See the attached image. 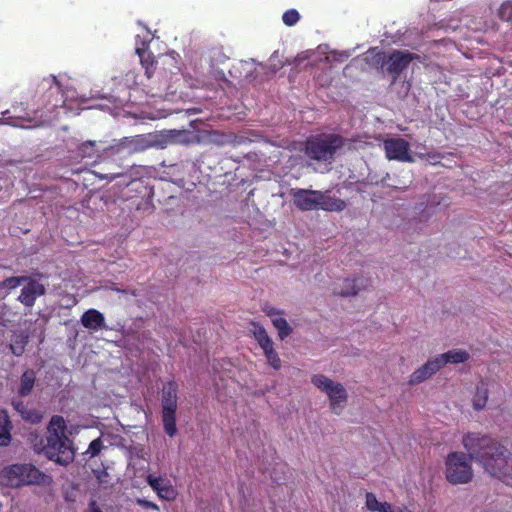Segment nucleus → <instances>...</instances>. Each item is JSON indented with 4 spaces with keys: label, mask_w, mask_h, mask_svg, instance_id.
I'll return each instance as SVG.
<instances>
[{
    "label": "nucleus",
    "mask_w": 512,
    "mask_h": 512,
    "mask_svg": "<svg viewBox=\"0 0 512 512\" xmlns=\"http://www.w3.org/2000/svg\"><path fill=\"white\" fill-rule=\"evenodd\" d=\"M47 445L45 455L59 465L67 466L73 462L75 452L71 441L65 435L66 423L62 416L54 415L47 429Z\"/></svg>",
    "instance_id": "1"
},
{
    "label": "nucleus",
    "mask_w": 512,
    "mask_h": 512,
    "mask_svg": "<svg viewBox=\"0 0 512 512\" xmlns=\"http://www.w3.org/2000/svg\"><path fill=\"white\" fill-rule=\"evenodd\" d=\"M470 354L464 349H451L429 358L409 376L410 385H418L435 375L447 364H460L468 361Z\"/></svg>",
    "instance_id": "2"
},
{
    "label": "nucleus",
    "mask_w": 512,
    "mask_h": 512,
    "mask_svg": "<svg viewBox=\"0 0 512 512\" xmlns=\"http://www.w3.org/2000/svg\"><path fill=\"white\" fill-rule=\"evenodd\" d=\"M445 479L452 485L470 483L474 478L471 457L462 451H452L444 461Z\"/></svg>",
    "instance_id": "3"
},
{
    "label": "nucleus",
    "mask_w": 512,
    "mask_h": 512,
    "mask_svg": "<svg viewBox=\"0 0 512 512\" xmlns=\"http://www.w3.org/2000/svg\"><path fill=\"white\" fill-rule=\"evenodd\" d=\"M46 478L43 473L30 464H13L0 471V484L12 488L43 484Z\"/></svg>",
    "instance_id": "4"
},
{
    "label": "nucleus",
    "mask_w": 512,
    "mask_h": 512,
    "mask_svg": "<svg viewBox=\"0 0 512 512\" xmlns=\"http://www.w3.org/2000/svg\"><path fill=\"white\" fill-rule=\"evenodd\" d=\"M311 383L327 397L331 412L340 415L348 402V392L345 386L324 374H314L311 377Z\"/></svg>",
    "instance_id": "5"
},
{
    "label": "nucleus",
    "mask_w": 512,
    "mask_h": 512,
    "mask_svg": "<svg viewBox=\"0 0 512 512\" xmlns=\"http://www.w3.org/2000/svg\"><path fill=\"white\" fill-rule=\"evenodd\" d=\"M190 133L184 130H168L161 133L138 135L129 140L135 151H142L150 147L164 148L170 144H186L190 141Z\"/></svg>",
    "instance_id": "6"
},
{
    "label": "nucleus",
    "mask_w": 512,
    "mask_h": 512,
    "mask_svg": "<svg viewBox=\"0 0 512 512\" xmlns=\"http://www.w3.org/2000/svg\"><path fill=\"white\" fill-rule=\"evenodd\" d=\"M481 465L490 475L512 486V454L505 446L498 443Z\"/></svg>",
    "instance_id": "7"
},
{
    "label": "nucleus",
    "mask_w": 512,
    "mask_h": 512,
    "mask_svg": "<svg viewBox=\"0 0 512 512\" xmlns=\"http://www.w3.org/2000/svg\"><path fill=\"white\" fill-rule=\"evenodd\" d=\"M461 443L468 457L482 464L483 458L488 457L499 442L486 434L468 432L463 435Z\"/></svg>",
    "instance_id": "8"
},
{
    "label": "nucleus",
    "mask_w": 512,
    "mask_h": 512,
    "mask_svg": "<svg viewBox=\"0 0 512 512\" xmlns=\"http://www.w3.org/2000/svg\"><path fill=\"white\" fill-rule=\"evenodd\" d=\"M342 145V139L335 135L315 137L307 141L306 154L315 160L328 161Z\"/></svg>",
    "instance_id": "9"
},
{
    "label": "nucleus",
    "mask_w": 512,
    "mask_h": 512,
    "mask_svg": "<svg viewBox=\"0 0 512 512\" xmlns=\"http://www.w3.org/2000/svg\"><path fill=\"white\" fill-rule=\"evenodd\" d=\"M250 332L262 349L268 364L275 370L280 369L281 360L278 356V353L274 349V343L272 339L269 337L264 327L257 323H252Z\"/></svg>",
    "instance_id": "10"
},
{
    "label": "nucleus",
    "mask_w": 512,
    "mask_h": 512,
    "mask_svg": "<svg viewBox=\"0 0 512 512\" xmlns=\"http://www.w3.org/2000/svg\"><path fill=\"white\" fill-rule=\"evenodd\" d=\"M371 286L369 278L363 275H354L339 279L333 287V293L342 297H354Z\"/></svg>",
    "instance_id": "11"
},
{
    "label": "nucleus",
    "mask_w": 512,
    "mask_h": 512,
    "mask_svg": "<svg viewBox=\"0 0 512 512\" xmlns=\"http://www.w3.org/2000/svg\"><path fill=\"white\" fill-rule=\"evenodd\" d=\"M383 148L389 160L412 163L415 161L414 154L410 153V144L403 138L392 137L383 141Z\"/></svg>",
    "instance_id": "12"
},
{
    "label": "nucleus",
    "mask_w": 512,
    "mask_h": 512,
    "mask_svg": "<svg viewBox=\"0 0 512 512\" xmlns=\"http://www.w3.org/2000/svg\"><path fill=\"white\" fill-rule=\"evenodd\" d=\"M291 195L294 204L302 211L318 209L320 191L292 189Z\"/></svg>",
    "instance_id": "13"
},
{
    "label": "nucleus",
    "mask_w": 512,
    "mask_h": 512,
    "mask_svg": "<svg viewBox=\"0 0 512 512\" xmlns=\"http://www.w3.org/2000/svg\"><path fill=\"white\" fill-rule=\"evenodd\" d=\"M498 387V384L491 379H481L475 387V392L472 396V407L476 411L483 410L489 398V393Z\"/></svg>",
    "instance_id": "14"
},
{
    "label": "nucleus",
    "mask_w": 512,
    "mask_h": 512,
    "mask_svg": "<svg viewBox=\"0 0 512 512\" xmlns=\"http://www.w3.org/2000/svg\"><path fill=\"white\" fill-rule=\"evenodd\" d=\"M380 59L389 73L399 74L414 59V55L407 51H393L387 58L383 56Z\"/></svg>",
    "instance_id": "15"
},
{
    "label": "nucleus",
    "mask_w": 512,
    "mask_h": 512,
    "mask_svg": "<svg viewBox=\"0 0 512 512\" xmlns=\"http://www.w3.org/2000/svg\"><path fill=\"white\" fill-rule=\"evenodd\" d=\"M147 483L156 492L157 496L167 501H173L177 497V490L173 487L169 479L161 476L149 474Z\"/></svg>",
    "instance_id": "16"
},
{
    "label": "nucleus",
    "mask_w": 512,
    "mask_h": 512,
    "mask_svg": "<svg viewBox=\"0 0 512 512\" xmlns=\"http://www.w3.org/2000/svg\"><path fill=\"white\" fill-rule=\"evenodd\" d=\"M23 284L24 286L21 290L18 300L25 306L31 307L34 305L35 300L45 293V288L39 281L29 277L28 280Z\"/></svg>",
    "instance_id": "17"
},
{
    "label": "nucleus",
    "mask_w": 512,
    "mask_h": 512,
    "mask_svg": "<svg viewBox=\"0 0 512 512\" xmlns=\"http://www.w3.org/2000/svg\"><path fill=\"white\" fill-rule=\"evenodd\" d=\"M0 123H5L17 128L30 129L43 125L44 121L38 119L36 113L33 115L26 113L25 115L14 114L8 116L4 121L0 120Z\"/></svg>",
    "instance_id": "18"
},
{
    "label": "nucleus",
    "mask_w": 512,
    "mask_h": 512,
    "mask_svg": "<svg viewBox=\"0 0 512 512\" xmlns=\"http://www.w3.org/2000/svg\"><path fill=\"white\" fill-rule=\"evenodd\" d=\"M81 323L85 328L97 331L104 326L105 318L98 310L89 309L82 315Z\"/></svg>",
    "instance_id": "19"
},
{
    "label": "nucleus",
    "mask_w": 512,
    "mask_h": 512,
    "mask_svg": "<svg viewBox=\"0 0 512 512\" xmlns=\"http://www.w3.org/2000/svg\"><path fill=\"white\" fill-rule=\"evenodd\" d=\"M318 209L330 212H340L346 208V203L340 198L333 197L328 193L320 192Z\"/></svg>",
    "instance_id": "20"
},
{
    "label": "nucleus",
    "mask_w": 512,
    "mask_h": 512,
    "mask_svg": "<svg viewBox=\"0 0 512 512\" xmlns=\"http://www.w3.org/2000/svg\"><path fill=\"white\" fill-rule=\"evenodd\" d=\"M366 507L371 512H405L401 507L378 501L375 494H366Z\"/></svg>",
    "instance_id": "21"
},
{
    "label": "nucleus",
    "mask_w": 512,
    "mask_h": 512,
    "mask_svg": "<svg viewBox=\"0 0 512 512\" xmlns=\"http://www.w3.org/2000/svg\"><path fill=\"white\" fill-rule=\"evenodd\" d=\"M178 385L175 382H168L162 389V409H177Z\"/></svg>",
    "instance_id": "22"
},
{
    "label": "nucleus",
    "mask_w": 512,
    "mask_h": 512,
    "mask_svg": "<svg viewBox=\"0 0 512 512\" xmlns=\"http://www.w3.org/2000/svg\"><path fill=\"white\" fill-rule=\"evenodd\" d=\"M12 428L9 416L6 411L0 410V446H6L10 443Z\"/></svg>",
    "instance_id": "23"
},
{
    "label": "nucleus",
    "mask_w": 512,
    "mask_h": 512,
    "mask_svg": "<svg viewBox=\"0 0 512 512\" xmlns=\"http://www.w3.org/2000/svg\"><path fill=\"white\" fill-rule=\"evenodd\" d=\"M176 410L162 409V421L165 432L173 437L177 433Z\"/></svg>",
    "instance_id": "24"
},
{
    "label": "nucleus",
    "mask_w": 512,
    "mask_h": 512,
    "mask_svg": "<svg viewBox=\"0 0 512 512\" xmlns=\"http://www.w3.org/2000/svg\"><path fill=\"white\" fill-rule=\"evenodd\" d=\"M15 409L20 413L21 417L31 423H39L43 415L39 410L28 409L22 403H14Z\"/></svg>",
    "instance_id": "25"
},
{
    "label": "nucleus",
    "mask_w": 512,
    "mask_h": 512,
    "mask_svg": "<svg viewBox=\"0 0 512 512\" xmlns=\"http://www.w3.org/2000/svg\"><path fill=\"white\" fill-rule=\"evenodd\" d=\"M35 379L36 376L34 371L27 370L23 373V375L21 376L20 386L18 390L21 396H26L31 392L35 383Z\"/></svg>",
    "instance_id": "26"
},
{
    "label": "nucleus",
    "mask_w": 512,
    "mask_h": 512,
    "mask_svg": "<svg viewBox=\"0 0 512 512\" xmlns=\"http://www.w3.org/2000/svg\"><path fill=\"white\" fill-rule=\"evenodd\" d=\"M27 339L28 336L23 334L13 336L10 344V349L15 356H21L24 353L25 346L27 344Z\"/></svg>",
    "instance_id": "27"
},
{
    "label": "nucleus",
    "mask_w": 512,
    "mask_h": 512,
    "mask_svg": "<svg viewBox=\"0 0 512 512\" xmlns=\"http://www.w3.org/2000/svg\"><path fill=\"white\" fill-rule=\"evenodd\" d=\"M271 322L273 326L277 329L278 336L281 340L285 339L287 336L290 335L291 328L286 319L282 315L275 317V319H273Z\"/></svg>",
    "instance_id": "28"
},
{
    "label": "nucleus",
    "mask_w": 512,
    "mask_h": 512,
    "mask_svg": "<svg viewBox=\"0 0 512 512\" xmlns=\"http://www.w3.org/2000/svg\"><path fill=\"white\" fill-rule=\"evenodd\" d=\"M28 280V277H10L0 283V288L13 290Z\"/></svg>",
    "instance_id": "29"
},
{
    "label": "nucleus",
    "mask_w": 512,
    "mask_h": 512,
    "mask_svg": "<svg viewBox=\"0 0 512 512\" xmlns=\"http://www.w3.org/2000/svg\"><path fill=\"white\" fill-rule=\"evenodd\" d=\"M498 15L505 21L512 20V1L504 2L498 10Z\"/></svg>",
    "instance_id": "30"
},
{
    "label": "nucleus",
    "mask_w": 512,
    "mask_h": 512,
    "mask_svg": "<svg viewBox=\"0 0 512 512\" xmlns=\"http://www.w3.org/2000/svg\"><path fill=\"white\" fill-rule=\"evenodd\" d=\"M299 17L300 16H299L298 11L295 9H291V10L286 11L283 14L282 19L286 25L292 26L298 22Z\"/></svg>",
    "instance_id": "31"
},
{
    "label": "nucleus",
    "mask_w": 512,
    "mask_h": 512,
    "mask_svg": "<svg viewBox=\"0 0 512 512\" xmlns=\"http://www.w3.org/2000/svg\"><path fill=\"white\" fill-rule=\"evenodd\" d=\"M101 449H102V441L100 440V438H97L90 443L85 454L89 455L90 457H95L100 453Z\"/></svg>",
    "instance_id": "32"
},
{
    "label": "nucleus",
    "mask_w": 512,
    "mask_h": 512,
    "mask_svg": "<svg viewBox=\"0 0 512 512\" xmlns=\"http://www.w3.org/2000/svg\"><path fill=\"white\" fill-rule=\"evenodd\" d=\"M63 93V103L68 106L69 108H72L71 103L73 101H78V97L76 96V91L71 88H66L62 91Z\"/></svg>",
    "instance_id": "33"
},
{
    "label": "nucleus",
    "mask_w": 512,
    "mask_h": 512,
    "mask_svg": "<svg viewBox=\"0 0 512 512\" xmlns=\"http://www.w3.org/2000/svg\"><path fill=\"white\" fill-rule=\"evenodd\" d=\"M414 157L415 158L418 157L420 159H424V160L428 161L431 164H437L439 162V159H440V155L437 154V153H423L421 151L415 152L414 153Z\"/></svg>",
    "instance_id": "34"
},
{
    "label": "nucleus",
    "mask_w": 512,
    "mask_h": 512,
    "mask_svg": "<svg viewBox=\"0 0 512 512\" xmlns=\"http://www.w3.org/2000/svg\"><path fill=\"white\" fill-rule=\"evenodd\" d=\"M95 142L88 141L81 145L80 152L83 157H93L94 153L92 152V148L94 147Z\"/></svg>",
    "instance_id": "35"
},
{
    "label": "nucleus",
    "mask_w": 512,
    "mask_h": 512,
    "mask_svg": "<svg viewBox=\"0 0 512 512\" xmlns=\"http://www.w3.org/2000/svg\"><path fill=\"white\" fill-rule=\"evenodd\" d=\"M136 503L146 509H150L153 511H159V506L149 500L138 498V499H136Z\"/></svg>",
    "instance_id": "36"
},
{
    "label": "nucleus",
    "mask_w": 512,
    "mask_h": 512,
    "mask_svg": "<svg viewBox=\"0 0 512 512\" xmlns=\"http://www.w3.org/2000/svg\"><path fill=\"white\" fill-rule=\"evenodd\" d=\"M43 85L49 86V87L51 85H55L58 90H62V82L59 79H57L55 76H49L48 78L44 79Z\"/></svg>",
    "instance_id": "37"
},
{
    "label": "nucleus",
    "mask_w": 512,
    "mask_h": 512,
    "mask_svg": "<svg viewBox=\"0 0 512 512\" xmlns=\"http://www.w3.org/2000/svg\"><path fill=\"white\" fill-rule=\"evenodd\" d=\"M263 311L266 313L268 317H270L271 321L275 319V317L282 315L278 310H276L274 307L271 306H265L263 308Z\"/></svg>",
    "instance_id": "38"
},
{
    "label": "nucleus",
    "mask_w": 512,
    "mask_h": 512,
    "mask_svg": "<svg viewBox=\"0 0 512 512\" xmlns=\"http://www.w3.org/2000/svg\"><path fill=\"white\" fill-rule=\"evenodd\" d=\"M113 290L116 291V292H120V293H122L124 295H131L133 297L136 296V293H135L134 290H121L119 288H113Z\"/></svg>",
    "instance_id": "39"
},
{
    "label": "nucleus",
    "mask_w": 512,
    "mask_h": 512,
    "mask_svg": "<svg viewBox=\"0 0 512 512\" xmlns=\"http://www.w3.org/2000/svg\"><path fill=\"white\" fill-rule=\"evenodd\" d=\"M335 56H336V53H335ZM337 59L340 60V61H344L345 59H347L350 54L347 53V52H340V53H337Z\"/></svg>",
    "instance_id": "40"
},
{
    "label": "nucleus",
    "mask_w": 512,
    "mask_h": 512,
    "mask_svg": "<svg viewBox=\"0 0 512 512\" xmlns=\"http://www.w3.org/2000/svg\"><path fill=\"white\" fill-rule=\"evenodd\" d=\"M136 52L137 54L139 55L140 59H141V62L144 63V53H145V49L144 48H139L137 47L136 48Z\"/></svg>",
    "instance_id": "41"
},
{
    "label": "nucleus",
    "mask_w": 512,
    "mask_h": 512,
    "mask_svg": "<svg viewBox=\"0 0 512 512\" xmlns=\"http://www.w3.org/2000/svg\"><path fill=\"white\" fill-rule=\"evenodd\" d=\"M87 512H101L100 509L96 506V504L93 502L89 505Z\"/></svg>",
    "instance_id": "42"
},
{
    "label": "nucleus",
    "mask_w": 512,
    "mask_h": 512,
    "mask_svg": "<svg viewBox=\"0 0 512 512\" xmlns=\"http://www.w3.org/2000/svg\"><path fill=\"white\" fill-rule=\"evenodd\" d=\"M80 103L86 102V98L84 96L79 97Z\"/></svg>",
    "instance_id": "43"
},
{
    "label": "nucleus",
    "mask_w": 512,
    "mask_h": 512,
    "mask_svg": "<svg viewBox=\"0 0 512 512\" xmlns=\"http://www.w3.org/2000/svg\"><path fill=\"white\" fill-rule=\"evenodd\" d=\"M10 112L9 111H5L3 112V115H8Z\"/></svg>",
    "instance_id": "44"
}]
</instances>
